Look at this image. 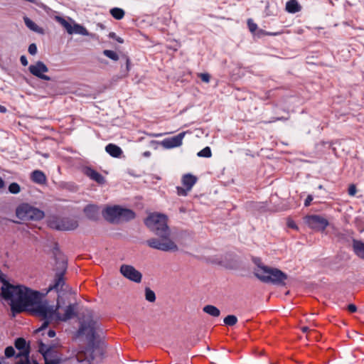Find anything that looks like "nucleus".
I'll return each mask as SVG.
<instances>
[{"mask_svg": "<svg viewBox=\"0 0 364 364\" xmlns=\"http://www.w3.org/2000/svg\"><path fill=\"white\" fill-rule=\"evenodd\" d=\"M285 9L289 14H296L301 11V6L296 0H289L286 3Z\"/></svg>", "mask_w": 364, "mask_h": 364, "instance_id": "nucleus-23", "label": "nucleus"}, {"mask_svg": "<svg viewBox=\"0 0 364 364\" xmlns=\"http://www.w3.org/2000/svg\"><path fill=\"white\" fill-rule=\"evenodd\" d=\"M31 179L33 182L38 184H45L46 183V176L45 173L40 170H35L31 173Z\"/></svg>", "mask_w": 364, "mask_h": 364, "instance_id": "nucleus-18", "label": "nucleus"}, {"mask_svg": "<svg viewBox=\"0 0 364 364\" xmlns=\"http://www.w3.org/2000/svg\"><path fill=\"white\" fill-rule=\"evenodd\" d=\"M77 33L82 36H89L88 31L82 26L80 24H75L73 26V33Z\"/></svg>", "mask_w": 364, "mask_h": 364, "instance_id": "nucleus-28", "label": "nucleus"}, {"mask_svg": "<svg viewBox=\"0 0 364 364\" xmlns=\"http://www.w3.org/2000/svg\"><path fill=\"white\" fill-rule=\"evenodd\" d=\"M166 215L153 213L145 220V225L159 238H150L146 241V245L153 249L164 252H176L177 245L170 238L171 230L167 224Z\"/></svg>", "mask_w": 364, "mask_h": 364, "instance_id": "nucleus-2", "label": "nucleus"}, {"mask_svg": "<svg viewBox=\"0 0 364 364\" xmlns=\"http://www.w3.org/2000/svg\"><path fill=\"white\" fill-rule=\"evenodd\" d=\"M5 186V182L2 179L1 177H0V189L1 188H4Z\"/></svg>", "mask_w": 364, "mask_h": 364, "instance_id": "nucleus-48", "label": "nucleus"}, {"mask_svg": "<svg viewBox=\"0 0 364 364\" xmlns=\"http://www.w3.org/2000/svg\"><path fill=\"white\" fill-rule=\"evenodd\" d=\"M24 23L26 25L28 28H29L31 30L36 31L38 29V26L31 21L29 18L25 17L24 18Z\"/></svg>", "mask_w": 364, "mask_h": 364, "instance_id": "nucleus-34", "label": "nucleus"}, {"mask_svg": "<svg viewBox=\"0 0 364 364\" xmlns=\"http://www.w3.org/2000/svg\"><path fill=\"white\" fill-rule=\"evenodd\" d=\"M203 311L213 317H218L220 314V310L215 306L206 305L203 307Z\"/></svg>", "mask_w": 364, "mask_h": 364, "instance_id": "nucleus-25", "label": "nucleus"}, {"mask_svg": "<svg viewBox=\"0 0 364 364\" xmlns=\"http://www.w3.org/2000/svg\"><path fill=\"white\" fill-rule=\"evenodd\" d=\"M197 156L198 157L210 158L212 156L210 148L209 146L203 148L202 150L198 152Z\"/></svg>", "mask_w": 364, "mask_h": 364, "instance_id": "nucleus-31", "label": "nucleus"}, {"mask_svg": "<svg viewBox=\"0 0 364 364\" xmlns=\"http://www.w3.org/2000/svg\"><path fill=\"white\" fill-rule=\"evenodd\" d=\"M121 210L122 214L120 218H119V220L128 221L135 218V213L132 210L122 208Z\"/></svg>", "mask_w": 364, "mask_h": 364, "instance_id": "nucleus-24", "label": "nucleus"}, {"mask_svg": "<svg viewBox=\"0 0 364 364\" xmlns=\"http://www.w3.org/2000/svg\"><path fill=\"white\" fill-rule=\"evenodd\" d=\"M357 192V189H356V187L354 184H351L350 185L349 188H348V194L350 196H355V194Z\"/></svg>", "mask_w": 364, "mask_h": 364, "instance_id": "nucleus-41", "label": "nucleus"}, {"mask_svg": "<svg viewBox=\"0 0 364 364\" xmlns=\"http://www.w3.org/2000/svg\"><path fill=\"white\" fill-rule=\"evenodd\" d=\"M186 134V132H182L172 137L166 138L161 141V145L166 149L178 147L182 144Z\"/></svg>", "mask_w": 364, "mask_h": 364, "instance_id": "nucleus-12", "label": "nucleus"}, {"mask_svg": "<svg viewBox=\"0 0 364 364\" xmlns=\"http://www.w3.org/2000/svg\"><path fill=\"white\" fill-rule=\"evenodd\" d=\"M18 218L22 220H40L45 216L43 210L28 203H22L16 210Z\"/></svg>", "mask_w": 364, "mask_h": 364, "instance_id": "nucleus-5", "label": "nucleus"}, {"mask_svg": "<svg viewBox=\"0 0 364 364\" xmlns=\"http://www.w3.org/2000/svg\"><path fill=\"white\" fill-rule=\"evenodd\" d=\"M255 275L262 282L279 287L286 286L288 279V275L282 270L261 264H258V269L255 270Z\"/></svg>", "mask_w": 364, "mask_h": 364, "instance_id": "nucleus-3", "label": "nucleus"}, {"mask_svg": "<svg viewBox=\"0 0 364 364\" xmlns=\"http://www.w3.org/2000/svg\"><path fill=\"white\" fill-rule=\"evenodd\" d=\"M20 61H21V63L23 65V66H26L28 65V60L26 58V57L25 55H21V58H20Z\"/></svg>", "mask_w": 364, "mask_h": 364, "instance_id": "nucleus-44", "label": "nucleus"}, {"mask_svg": "<svg viewBox=\"0 0 364 364\" xmlns=\"http://www.w3.org/2000/svg\"><path fill=\"white\" fill-rule=\"evenodd\" d=\"M247 26L251 33H255L257 29V25L250 18L247 20Z\"/></svg>", "mask_w": 364, "mask_h": 364, "instance_id": "nucleus-37", "label": "nucleus"}, {"mask_svg": "<svg viewBox=\"0 0 364 364\" xmlns=\"http://www.w3.org/2000/svg\"><path fill=\"white\" fill-rule=\"evenodd\" d=\"M305 223L316 231H323L328 226L327 219L319 215H309L304 218Z\"/></svg>", "mask_w": 364, "mask_h": 364, "instance_id": "nucleus-8", "label": "nucleus"}, {"mask_svg": "<svg viewBox=\"0 0 364 364\" xmlns=\"http://www.w3.org/2000/svg\"><path fill=\"white\" fill-rule=\"evenodd\" d=\"M301 330L303 333H306L307 331H309V328L308 326H302L301 328Z\"/></svg>", "mask_w": 364, "mask_h": 364, "instance_id": "nucleus-50", "label": "nucleus"}, {"mask_svg": "<svg viewBox=\"0 0 364 364\" xmlns=\"http://www.w3.org/2000/svg\"><path fill=\"white\" fill-rule=\"evenodd\" d=\"M28 51L32 55H36L37 53V46H36V45L35 43L30 44L29 46H28Z\"/></svg>", "mask_w": 364, "mask_h": 364, "instance_id": "nucleus-40", "label": "nucleus"}, {"mask_svg": "<svg viewBox=\"0 0 364 364\" xmlns=\"http://www.w3.org/2000/svg\"><path fill=\"white\" fill-rule=\"evenodd\" d=\"M143 156L145 157H149L151 156V152L149 151H144L143 153Z\"/></svg>", "mask_w": 364, "mask_h": 364, "instance_id": "nucleus-53", "label": "nucleus"}, {"mask_svg": "<svg viewBox=\"0 0 364 364\" xmlns=\"http://www.w3.org/2000/svg\"><path fill=\"white\" fill-rule=\"evenodd\" d=\"M116 40L119 42V43H122L124 41L123 40L120 38V37H118V38H116Z\"/></svg>", "mask_w": 364, "mask_h": 364, "instance_id": "nucleus-55", "label": "nucleus"}, {"mask_svg": "<svg viewBox=\"0 0 364 364\" xmlns=\"http://www.w3.org/2000/svg\"><path fill=\"white\" fill-rule=\"evenodd\" d=\"M120 273L127 279L136 283H139L142 279L141 273L136 270L133 266L122 264L120 267Z\"/></svg>", "mask_w": 364, "mask_h": 364, "instance_id": "nucleus-11", "label": "nucleus"}, {"mask_svg": "<svg viewBox=\"0 0 364 364\" xmlns=\"http://www.w3.org/2000/svg\"><path fill=\"white\" fill-rule=\"evenodd\" d=\"M109 37L112 38H116V34L115 33H109Z\"/></svg>", "mask_w": 364, "mask_h": 364, "instance_id": "nucleus-54", "label": "nucleus"}, {"mask_svg": "<svg viewBox=\"0 0 364 364\" xmlns=\"http://www.w3.org/2000/svg\"><path fill=\"white\" fill-rule=\"evenodd\" d=\"M53 309L55 310V315L53 316V318H52V320L50 321V322L54 319L55 318L56 320H60V321H65L68 319H70L71 318H73L75 314V309H74V306L72 304H70L68 305L65 310V313L63 316H61L58 312V305L54 308L53 307Z\"/></svg>", "mask_w": 364, "mask_h": 364, "instance_id": "nucleus-17", "label": "nucleus"}, {"mask_svg": "<svg viewBox=\"0 0 364 364\" xmlns=\"http://www.w3.org/2000/svg\"><path fill=\"white\" fill-rule=\"evenodd\" d=\"M29 72L34 76L38 77L41 80L49 81L50 77L48 75H45L46 73L48 72V68L42 61H37L35 64L31 65L28 68Z\"/></svg>", "mask_w": 364, "mask_h": 364, "instance_id": "nucleus-10", "label": "nucleus"}, {"mask_svg": "<svg viewBox=\"0 0 364 364\" xmlns=\"http://www.w3.org/2000/svg\"><path fill=\"white\" fill-rule=\"evenodd\" d=\"M152 136L158 137L162 136V134H153Z\"/></svg>", "mask_w": 364, "mask_h": 364, "instance_id": "nucleus-56", "label": "nucleus"}, {"mask_svg": "<svg viewBox=\"0 0 364 364\" xmlns=\"http://www.w3.org/2000/svg\"><path fill=\"white\" fill-rule=\"evenodd\" d=\"M109 12L112 16L116 20L122 19L125 15L124 11L122 9L118 7L111 9Z\"/></svg>", "mask_w": 364, "mask_h": 364, "instance_id": "nucleus-26", "label": "nucleus"}, {"mask_svg": "<svg viewBox=\"0 0 364 364\" xmlns=\"http://www.w3.org/2000/svg\"><path fill=\"white\" fill-rule=\"evenodd\" d=\"M6 112V108L4 106L0 105V112L4 113Z\"/></svg>", "mask_w": 364, "mask_h": 364, "instance_id": "nucleus-51", "label": "nucleus"}, {"mask_svg": "<svg viewBox=\"0 0 364 364\" xmlns=\"http://www.w3.org/2000/svg\"><path fill=\"white\" fill-rule=\"evenodd\" d=\"M353 250L354 253L360 259H364V242L358 240H353Z\"/></svg>", "mask_w": 364, "mask_h": 364, "instance_id": "nucleus-20", "label": "nucleus"}, {"mask_svg": "<svg viewBox=\"0 0 364 364\" xmlns=\"http://www.w3.org/2000/svg\"><path fill=\"white\" fill-rule=\"evenodd\" d=\"M198 77L204 82L208 83L210 80V75L208 73H198Z\"/></svg>", "mask_w": 364, "mask_h": 364, "instance_id": "nucleus-38", "label": "nucleus"}, {"mask_svg": "<svg viewBox=\"0 0 364 364\" xmlns=\"http://www.w3.org/2000/svg\"><path fill=\"white\" fill-rule=\"evenodd\" d=\"M125 60H126L127 70H129L130 60H129V59L127 57H125Z\"/></svg>", "mask_w": 364, "mask_h": 364, "instance_id": "nucleus-47", "label": "nucleus"}, {"mask_svg": "<svg viewBox=\"0 0 364 364\" xmlns=\"http://www.w3.org/2000/svg\"><path fill=\"white\" fill-rule=\"evenodd\" d=\"M313 200V196L311 195H309L304 201V206L308 207L310 205L311 201Z\"/></svg>", "mask_w": 364, "mask_h": 364, "instance_id": "nucleus-43", "label": "nucleus"}, {"mask_svg": "<svg viewBox=\"0 0 364 364\" xmlns=\"http://www.w3.org/2000/svg\"><path fill=\"white\" fill-rule=\"evenodd\" d=\"M347 309L350 313H355L357 311V306L353 304H350L348 305Z\"/></svg>", "mask_w": 364, "mask_h": 364, "instance_id": "nucleus-42", "label": "nucleus"}, {"mask_svg": "<svg viewBox=\"0 0 364 364\" xmlns=\"http://www.w3.org/2000/svg\"><path fill=\"white\" fill-rule=\"evenodd\" d=\"M58 264L60 272L55 274L53 283L50 284V286L48 287V291H50L52 290H54L56 292L61 291H63V286L65 284L64 274L66 272L68 264L67 261L64 258V257H62L61 261L59 262Z\"/></svg>", "mask_w": 364, "mask_h": 364, "instance_id": "nucleus-6", "label": "nucleus"}, {"mask_svg": "<svg viewBox=\"0 0 364 364\" xmlns=\"http://www.w3.org/2000/svg\"><path fill=\"white\" fill-rule=\"evenodd\" d=\"M38 351L43 355L45 364H59L60 359L53 346H47L42 341H40Z\"/></svg>", "mask_w": 364, "mask_h": 364, "instance_id": "nucleus-7", "label": "nucleus"}, {"mask_svg": "<svg viewBox=\"0 0 364 364\" xmlns=\"http://www.w3.org/2000/svg\"><path fill=\"white\" fill-rule=\"evenodd\" d=\"M288 225H289V227L292 228H297V226L296 225V224L294 222L289 223Z\"/></svg>", "mask_w": 364, "mask_h": 364, "instance_id": "nucleus-52", "label": "nucleus"}, {"mask_svg": "<svg viewBox=\"0 0 364 364\" xmlns=\"http://www.w3.org/2000/svg\"><path fill=\"white\" fill-rule=\"evenodd\" d=\"M18 364H27V363H25L23 361H20Z\"/></svg>", "mask_w": 364, "mask_h": 364, "instance_id": "nucleus-57", "label": "nucleus"}, {"mask_svg": "<svg viewBox=\"0 0 364 364\" xmlns=\"http://www.w3.org/2000/svg\"><path fill=\"white\" fill-rule=\"evenodd\" d=\"M181 182L182 184L188 188V190H191L193 186L197 182V178L191 173H187L183 176Z\"/></svg>", "mask_w": 364, "mask_h": 364, "instance_id": "nucleus-21", "label": "nucleus"}, {"mask_svg": "<svg viewBox=\"0 0 364 364\" xmlns=\"http://www.w3.org/2000/svg\"><path fill=\"white\" fill-rule=\"evenodd\" d=\"M55 20L66 29L69 34H73V26L64 18L55 16Z\"/></svg>", "mask_w": 364, "mask_h": 364, "instance_id": "nucleus-27", "label": "nucleus"}, {"mask_svg": "<svg viewBox=\"0 0 364 364\" xmlns=\"http://www.w3.org/2000/svg\"><path fill=\"white\" fill-rule=\"evenodd\" d=\"M283 32H274V33H267V34L269 36H278L282 34Z\"/></svg>", "mask_w": 364, "mask_h": 364, "instance_id": "nucleus-49", "label": "nucleus"}, {"mask_svg": "<svg viewBox=\"0 0 364 364\" xmlns=\"http://www.w3.org/2000/svg\"><path fill=\"white\" fill-rule=\"evenodd\" d=\"M271 364H275V363H271Z\"/></svg>", "mask_w": 364, "mask_h": 364, "instance_id": "nucleus-58", "label": "nucleus"}, {"mask_svg": "<svg viewBox=\"0 0 364 364\" xmlns=\"http://www.w3.org/2000/svg\"><path fill=\"white\" fill-rule=\"evenodd\" d=\"M177 194L180 196H186L188 195V193L191 190H188L186 187L182 188L180 186L176 187Z\"/></svg>", "mask_w": 364, "mask_h": 364, "instance_id": "nucleus-35", "label": "nucleus"}, {"mask_svg": "<svg viewBox=\"0 0 364 364\" xmlns=\"http://www.w3.org/2000/svg\"><path fill=\"white\" fill-rule=\"evenodd\" d=\"M254 262L255 264L258 267V264H261V265H264L262 262H261V259L259 258H255L254 259ZM256 269H258V267Z\"/></svg>", "mask_w": 364, "mask_h": 364, "instance_id": "nucleus-46", "label": "nucleus"}, {"mask_svg": "<svg viewBox=\"0 0 364 364\" xmlns=\"http://www.w3.org/2000/svg\"><path fill=\"white\" fill-rule=\"evenodd\" d=\"M51 226L58 230H73L78 227V222L75 218H63L52 223Z\"/></svg>", "mask_w": 364, "mask_h": 364, "instance_id": "nucleus-9", "label": "nucleus"}, {"mask_svg": "<svg viewBox=\"0 0 364 364\" xmlns=\"http://www.w3.org/2000/svg\"><path fill=\"white\" fill-rule=\"evenodd\" d=\"M9 191L13 194H17L21 191V187L16 182L11 183L9 186Z\"/></svg>", "mask_w": 364, "mask_h": 364, "instance_id": "nucleus-33", "label": "nucleus"}, {"mask_svg": "<svg viewBox=\"0 0 364 364\" xmlns=\"http://www.w3.org/2000/svg\"><path fill=\"white\" fill-rule=\"evenodd\" d=\"M82 172L90 180L95 181L100 185L104 184L105 183V177L90 166L83 167Z\"/></svg>", "mask_w": 364, "mask_h": 364, "instance_id": "nucleus-16", "label": "nucleus"}, {"mask_svg": "<svg viewBox=\"0 0 364 364\" xmlns=\"http://www.w3.org/2000/svg\"><path fill=\"white\" fill-rule=\"evenodd\" d=\"M145 298L149 302H154L156 300V295L154 291L150 288L146 287L145 289Z\"/></svg>", "mask_w": 364, "mask_h": 364, "instance_id": "nucleus-30", "label": "nucleus"}, {"mask_svg": "<svg viewBox=\"0 0 364 364\" xmlns=\"http://www.w3.org/2000/svg\"><path fill=\"white\" fill-rule=\"evenodd\" d=\"M105 151L112 157L119 158L122 154V149L114 144H109L105 146Z\"/></svg>", "mask_w": 364, "mask_h": 364, "instance_id": "nucleus-22", "label": "nucleus"}, {"mask_svg": "<svg viewBox=\"0 0 364 364\" xmlns=\"http://www.w3.org/2000/svg\"><path fill=\"white\" fill-rule=\"evenodd\" d=\"M1 296L11 301V309L14 313L29 310L33 315L41 317L43 322L36 332H41L48 327L55 314L53 306L48 301H42V294L23 285L1 287Z\"/></svg>", "mask_w": 364, "mask_h": 364, "instance_id": "nucleus-1", "label": "nucleus"}, {"mask_svg": "<svg viewBox=\"0 0 364 364\" xmlns=\"http://www.w3.org/2000/svg\"><path fill=\"white\" fill-rule=\"evenodd\" d=\"M223 322L226 326H232L237 323V318L235 315H228L224 318Z\"/></svg>", "mask_w": 364, "mask_h": 364, "instance_id": "nucleus-29", "label": "nucleus"}, {"mask_svg": "<svg viewBox=\"0 0 364 364\" xmlns=\"http://www.w3.org/2000/svg\"><path fill=\"white\" fill-rule=\"evenodd\" d=\"M55 331L54 330H52V329H50L48 333H47V336L49 337V338H53L55 336Z\"/></svg>", "mask_w": 364, "mask_h": 364, "instance_id": "nucleus-45", "label": "nucleus"}, {"mask_svg": "<svg viewBox=\"0 0 364 364\" xmlns=\"http://www.w3.org/2000/svg\"><path fill=\"white\" fill-rule=\"evenodd\" d=\"M95 324L94 321L89 322L88 323H82L79 329L80 333L86 334L88 339V344H92L97 341L95 339Z\"/></svg>", "mask_w": 364, "mask_h": 364, "instance_id": "nucleus-13", "label": "nucleus"}, {"mask_svg": "<svg viewBox=\"0 0 364 364\" xmlns=\"http://www.w3.org/2000/svg\"><path fill=\"white\" fill-rule=\"evenodd\" d=\"M84 213L89 219L92 220H97L99 216L98 208L94 205H87L84 208Z\"/></svg>", "mask_w": 364, "mask_h": 364, "instance_id": "nucleus-19", "label": "nucleus"}, {"mask_svg": "<svg viewBox=\"0 0 364 364\" xmlns=\"http://www.w3.org/2000/svg\"><path fill=\"white\" fill-rule=\"evenodd\" d=\"M15 350L12 346H8L6 348L4 353L6 358H11L15 355Z\"/></svg>", "mask_w": 364, "mask_h": 364, "instance_id": "nucleus-36", "label": "nucleus"}, {"mask_svg": "<svg viewBox=\"0 0 364 364\" xmlns=\"http://www.w3.org/2000/svg\"><path fill=\"white\" fill-rule=\"evenodd\" d=\"M103 54L106 57H107V58H110V59H112V60H113L114 61H117V60H119V56H118L117 53L115 51H113V50H105L103 51Z\"/></svg>", "mask_w": 364, "mask_h": 364, "instance_id": "nucleus-32", "label": "nucleus"}, {"mask_svg": "<svg viewBox=\"0 0 364 364\" xmlns=\"http://www.w3.org/2000/svg\"><path fill=\"white\" fill-rule=\"evenodd\" d=\"M0 282H2L3 286L2 287H7L9 286H12V284H9L8 281L6 279V276L2 273L1 270L0 269Z\"/></svg>", "mask_w": 364, "mask_h": 364, "instance_id": "nucleus-39", "label": "nucleus"}, {"mask_svg": "<svg viewBox=\"0 0 364 364\" xmlns=\"http://www.w3.org/2000/svg\"><path fill=\"white\" fill-rule=\"evenodd\" d=\"M105 353V343L99 341L80 348L76 354V359L82 364H90L92 360H101Z\"/></svg>", "mask_w": 364, "mask_h": 364, "instance_id": "nucleus-4", "label": "nucleus"}, {"mask_svg": "<svg viewBox=\"0 0 364 364\" xmlns=\"http://www.w3.org/2000/svg\"><path fill=\"white\" fill-rule=\"evenodd\" d=\"M122 208L119 205L113 207H107L103 211L104 218L109 222L114 223L119 220L120 215L122 214Z\"/></svg>", "mask_w": 364, "mask_h": 364, "instance_id": "nucleus-15", "label": "nucleus"}, {"mask_svg": "<svg viewBox=\"0 0 364 364\" xmlns=\"http://www.w3.org/2000/svg\"><path fill=\"white\" fill-rule=\"evenodd\" d=\"M14 346L19 350L16 354V358L23 357L28 360L30 353V346L23 338H18L15 341Z\"/></svg>", "mask_w": 364, "mask_h": 364, "instance_id": "nucleus-14", "label": "nucleus"}]
</instances>
